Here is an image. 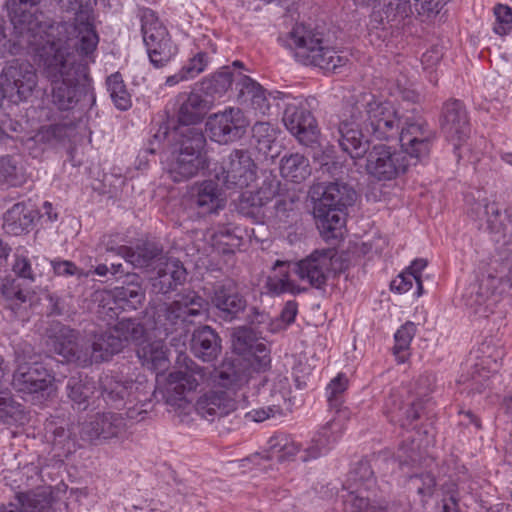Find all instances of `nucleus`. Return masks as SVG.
I'll use <instances>...</instances> for the list:
<instances>
[{"label": "nucleus", "mask_w": 512, "mask_h": 512, "mask_svg": "<svg viewBox=\"0 0 512 512\" xmlns=\"http://www.w3.org/2000/svg\"><path fill=\"white\" fill-rule=\"evenodd\" d=\"M209 303L195 291H188L167 302H153L146 310L147 325L158 336L186 331L196 318L208 312Z\"/></svg>", "instance_id": "nucleus-6"}, {"label": "nucleus", "mask_w": 512, "mask_h": 512, "mask_svg": "<svg viewBox=\"0 0 512 512\" xmlns=\"http://www.w3.org/2000/svg\"><path fill=\"white\" fill-rule=\"evenodd\" d=\"M343 497L345 512H387L385 507L371 504L367 495L349 491Z\"/></svg>", "instance_id": "nucleus-46"}, {"label": "nucleus", "mask_w": 512, "mask_h": 512, "mask_svg": "<svg viewBox=\"0 0 512 512\" xmlns=\"http://www.w3.org/2000/svg\"><path fill=\"white\" fill-rule=\"evenodd\" d=\"M205 146L206 138L198 129L188 127L181 131L178 148L172 152L168 168L174 182L188 180L207 166Z\"/></svg>", "instance_id": "nucleus-7"}, {"label": "nucleus", "mask_w": 512, "mask_h": 512, "mask_svg": "<svg viewBox=\"0 0 512 512\" xmlns=\"http://www.w3.org/2000/svg\"><path fill=\"white\" fill-rule=\"evenodd\" d=\"M0 182L17 186L21 182L19 170L11 157L0 158Z\"/></svg>", "instance_id": "nucleus-58"}, {"label": "nucleus", "mask_w": 512, "mask_h": 512, "mask_svg": "<svg viewBox=\"0 0 512 512\" xmlns=\"http://www.w3.org/2000/svg\"><path fill=\"white\" fill-rule=\"evenodd\" d=\"M435 485V478L430 473L411 475L408 480L409 488L416 490L422 497L430 496Z\"/></svg>", "instance_id": "nucleus-56"}, {"label": "nucleus", "mask_w": 512, "mask_h": 512, "mask_svg": "<svg viewBox=\"0 0 512 512\" xmlns=\"http://www.w3.org/2000/svg\"><path fill=\"white\" fill-rule=\"evenodd\" d=\"M238 76L239 79L236 82L239 90L238 100L242 104L249 105L257 114L268 115L273 103L280 106L279 100L284 101L285 98H289L288 94L279 91L267 93L261 85L250 77L240 73Z\"/></svg>", "instance_id": "nucleus-22"}, {"label": "nucleus", "mask_w": 512, "mask_h": 512, "mask_svg": "<svg viewBox=\"0 0 512 512\" xmlns=\"http://www.w3.org/2000/svg\"><path fill=\"white\" fill-rule=\"evenodd\" d=\"M25 356L16 352L17 369L14 372L12 385L22 393H37L46 390L52 383L48 370L37 361L26 362Z\"/></svg>", "instance_id": "nucleus-20"}, {"label": "nucleus", "mask_w": 512, "mask_h": 512, "mask_svg": "<svg viewBox=\"0 0 512 512\" xmlns=\"http://www.w3.org/2000/svg\"><path fill=\"white\" fill-rule=\"evenodd\" d=\"M138 16L149 60L154 67L162 68L176 55L177 46L153 10L140 8Z\"/></svg>", "instance_id": "nucleus-9"}, {"label": "nucleus", "mask_w": 512, "mask_h": 512, "mask_svg": "<svg viewBox=\"0 0 512 512\" xmlns=\"http://www.w3.org/2000/svg\"><path fill=\"white\" fill-rule=\"evenodd\" d=\"M126 428L124 418L117 413H97L81 424L80 436L90 443L120 437Z\"/></svg>", "instance_id": "nucleus-21"}, {"label": "nucleus", "mask_w": 512, "mask_h": 512, "mask_svg": "<svg viewBox=\"0 0 512 512\" xmlns=\"http://www.w3.org/2000/svg\"><path fill=\"white\" fill-rule=\"evenodd\" d=\"M38 83L36 69L28 61L7 62L0 73L2 95L13 103L26 101Z\"/></svg>", "instance_id": "nucleus-10"}, {"label": "nucleus", "mask_w": 512, "mask_h": 512, "mask_svg": "<svg viewBox=\"0 0 512 512\" xmlns=\"http://www.w3.org/2000/svg\"><path fill=\"white\" fill-rule=\"evenodd\" d=\"M442 512H462V491L454 481H447L442 485Z\"/></svg>", "instance_id": "nucleus-50"}, {"label": "nucleus", "mask_w": 512, "mask_h": 512, "mask_svg": "<svg viewBox=\"0 0 512 512\" xmlns=\"http://www.w3.org/2000/svg\"><path fill=\"white\" fill-rule=\"evenodd\" d=\"M54 331V351L84 367L94 362L107 361L119 353L129 340H139L144 334L142 326L134 319H122L107 331L83 343L77 341V332L67 326L58 324Z\"/></svg>", "instance_id": "nucleus-3"}, {"label": "nucleus", "mask_w": 512, "mask_h": 512, "mask_svg": "<svg viewBox=\"0 0 512 512\" xmlns=\"http://www.w3.org/2000/svg\"><path fill=\"white\" fill-rule=\"evenodd\" d=\"M261 332L246 326L234 328L231 334L233 350L240 355L249 352L258 339V333Z\"/></svg>", "instance_id": "nucleus-48"}, {"label": "nucleus", "mask_w": 512, "mask_h": 512, "mask_svg": "<svg viewBox=\"0 0 512 512\" xmlns=\"http://www.w3.org/2000/svg\"><path fill=\"white\" fill-rule=\"evenodd\" d=\"M237 407L235 399L224 391H210L198 398L195 410L202 418L214 421L233 412Z\"/></svg>", "instance_id": "nucleus-23"}, {"label": "nucleus", "mask_w": 512, "mask_h": 512, "mask_svg": "<svg viewBox=\"0 0 512 512\" xmlns=\"http://www.w3.org/2000/svg\"><path fill=\"white\" fill-rule=\"evenodd\" d=\"M416 333V325L413 322H406L395 333V345L393 354L398 363H404L410 356V344Z\"/></svg>", "instance_id": "nucleus-44"}, {"label": "nucleus", "mask_w": 512, "mask_h": 512, "mask_svg": "<svg viewBox=\"0 0 512 512\" xmlns=\"http://www.w3.org/2000/svg\"><path fill=\"white\" fill-rule=\"evenodd\" d=\"M211 379L209 368L200 366L186 355H180L174 369L166 378V402L178 405V402L186 400L187 395L196 391L199 386H210Z\"/></svg>", "instance_id": "nucleus-8"}, {"label": "nucleus", "mask_w": 512, "mask_h": 512, "mask_svg": "<svg viewBox=\"0 0 512 512\" xmlns=\"http://www.w3.org/2000/svg\"><path fill=\"white\" fill-rule=\"evenodd\" d=\"M14 257L15 259L12 265L13 272L20 278L34 282L36 279V272L32 268L31 261L28 256L17 252Z\"/></svg>", "instance_id": "nucleus-60"}, {"label": "nucleus", "mask_w": 512, "mask_h": 512, "mask_svg": "<svg viewBox=\"0 0 512 512\" xmlns=\"http://www.w3.org/2000/svg\"><path fill=\"white\" fill-rule=\"evenodd\" d=\"M54 273L59 276L77 275L78 278H87L91 275V271H83L79 269L73 262L68 260L55 259L51 261Z\"/></svg>", "instance_id": "nucleus-61"}, {"label": "nucleus", "mask_w": 512, "mask_h": 512, "mask_svg": "<svg viewBox=\"0 0 512 512\" xmlns=\"http://www.w3.org/2000/svg\"><path fill=\"white\" fill-rule=\"evenodd\" d=\"M267 459L280 463L292 461L300 451V445L286 435H276L269 439Z\"/></svg>", "instance_id": "nucleus-38"}, {"label": "nucleus", "mask_w": 512, "mask_h": 512, "mask_svg": "<svg viewBox=\"0 0 512 512\" xmlns=\"http://www.w3.org/2000/svg\"><path fill=\"white\" fill-rule=\"evenodd\" d=\"M118 253L135 268H154L163 255L162 250L154 244H145L135 250L121 246Z\"/></svg>", "instance_id": "nucleus-31"}, {"label": "nucleus", "mask_w": 512, "mask_h": 512, "mask_svg": "<svg viewBox=\"0 0 512 512\" xmlns=\"http://www.w3.org/2000/svg\"><path fill=\"white\" fill-rule=\"evenodd\" d=\"M505 352L502 348L495 351L494 355H490L486 360H483L481 367L475 364L470 376L462 375L459 382L468 384L470 390L481 392L485 383L489 380L490 373H496L502 365V360Z\"/></svg>", "instance_id": "nucleus-29"}, {"label": "nucleus", "mask_w": 512, "mask_h": 512, "mask_svg": "<svg viewBox=\"0 0 512 512\" xmlns=\"http://www.w3.org/2000/svg\"><path fill=\"white\" fill-rule=\"evenodd\" d=\"M212 106L211 98H206L200 92H192L181 104L178 120L185 126L196 124L203 119Z\"/></svg>", "instance_id": "nucleus-30"}, {"label": "nucleus", "mask_w": 512, "mask_h": 512, "mask_svg": "<svg viewBox=\"0 0 512 512\" xmlns=\"http://www.w3.org/2000/svg\"><path fill=\"white\" fill-rule=\"evenodd\" d=\"M190 348L195 357L211 362L221 353V338L210 326H201L193 331Z\"/></svg>", "instance_id": "nucleus-26"}, {"label": "nucleus", "mask_w": 512, "mask_h": 512, "mask_svg": "<svg viewBox=\"0 0 512 512\" xmlns=\"http://www.w3.org/2000/svg\"><path fill=\"white\" fill-rule=\"evenodd\" d=\"M137 323L138 321L135 320ZM144 330L141 339L134 341V343L141 344L137 350V355L142 362V365L156 373L164 372L170 364L168 357V349L161 340L144 343L143 339L146 334L144 326L139 322ZM133 340H129L125 345Z\"/></svg>", "instance_id": "nucleus-28"}, {"label": "nucleus", "mask_w": 512, "mask_h": 512, "mask_svg": "<svg viewBox=\"0 0 512 512\" xmlns=\"http://www.w3.org/2000/svg\"><path fill=\"white\" fill-rule=\"evenodd\" d=\"M382 2L401 17L412 13L413 8L419 15L427 17L438 14L443 8L441 0H382Z\"/></svg>", "instance_id": "nucleus-32"}, {"label": "nucleus", "mask_w": 512, "mask_h": 512, "mask_svg": "<svg viewBox=\"0 0 512 512\" xmlns=\"http://www.w3.org/2000/svg\"><path fill=\"white\" fill-rule=\"evenodd\" d=\"M440 126L446 139L458 149L470 135V123L463 103L451 99L443 104Z\"/></svg>", "instance_id": "nucleus-18"}, {"label": "nucleus", "mask_w": 512, "mask_h": 512, "mask_svg": "<svg viewBox=\"0 0 512 512\" xmlns=\"http://www.w3.org/2000/svg\"><path fill=\"white\" fill-rule=\"evenodd\" d=\"M252 132L257 150L268 155L276 140L275 129L267 122H257L252 128Z\"/></svg>", "instance_id": "nucleus-49"}, {"label": "nucleus", "mask_w": 512, "mask_h": 512, "mask_svg": "<svg viewBox=\"0 0 512 512\" xmlns=\"http://www.w3.org/2000/svg\"><path fill=\"white\" fill-rule=\"evenodd\" d=\"M384 409L385 413L390 417L391 422L399 423L402 427L405 426V423L402 419V412L404 407L402 406V402L398 393L392 392L390 394L385 402Z\"/></svg>", "instance_id": "nucleus-62"}, {"label": "nucleus", "mask_w": 512, "mask_h": 512, "mask_svg": "<svg viewBox=\"0 0 512 512\" xmlns=\"http://www.w3.org/2000/svg\"><path fill=\"white\" fill-rule=\"evenodd\" d=\"M154 270L180 282H183L186 278V270L182 263L175 258H168L164 255H162Z\"/></svg>", "instance_id": "nucleus-54"}, {"label": "nucleus", "mask_w": 512, "mask_h": 512, "mask_svg": "<svg viewBox=\"0 0 512 512\" xmlns=\"http://www.w3.org/2000/svg\"><path fill=\"white\" fill-rule=\"evenodd\" d=\"M400 125L396 108L370 94H364L356 103L346 106L339 119L329 121L332 137L352 159L362 158L367 151L368 140L364 139V132L380 141L397 140Z\"/></svg>", "instance_id": "nucleus-2"}, {"label": "nucleus", "mask_w": 512, "mask_h": 512, "mask_svg": "<svg viewBox=\"0 0 512 512\" xmlns=\"http://www.w3.org/2000/svg\"><path fill=\"white\" fill-rule=\"evenodd\" d=\"M107 88L115 106L120 110H127L131 106V98L123 79L119 73L107 78Z\"/></svg>", "instance_id": "nucleus-47"}, {"label": "nucleus", "mask_w": 512, "mask_h": 512, "mask_svg": "<svg viewBox=\"0 0 512 512\" xmlns=\"http://www.w3.org/2000/svg\"><path fill=\"white\" fill-rule=\"evenodd\" d=\"M488 294V289H484L482 285H474L471 287L470 295L466 296V305L473 309L475 314L486 317L489 302Z\"/></svg>", "instance_id": "nucleus-52"}, {"label": "nucleus", "mask_w": 512, "mask_h": 512, "mask_svg": "<svg viewBox=\"0 0 512 512\" xmlns=\"http://www.w3.org/2000/svg\"><path fill=\"white\" fill-rule=\"evenodd\" d=\"M292 271L291 262L277 260L273 265V274L267 277L265 288L271 295L290 292L295 293L296 285L289 278V272Z\"/></svg>", "instance_id": "nucleus-34"}, {"label": "nucleus", "mask_w": 512, "mask_h": 512, "mask_svg": "<svg viewBox=\"0 0 512 512\" xmlns=\"http://www.w3.org/2000/svg\"><path fill=\"white\" fill-rule=\"evenodd\" d=\"M151 392L152 385L144 376H140L134 381H128V403H142L144 406L146 402L150 401Z\"/></svg>", "instance_id": "nucleus-53"}, {"label": "nucleus", "mask_w": 512, "mask_h": 512, "mask_svg": "<svg viewBox=\"0 0 512 512\" xmlns=\"http://www.w3.org/2000/svg\"><path fill=\"white\" fill-rule=\"evenodd\" d=\"M67 396L78 406V409L85 410L88 406L87 400L92 394V387L81 376L71 377L66 384Z\"/></svg>", "instance_id": "nucleus-45"}, {"label": "nucleus", "mask_w": 512, "mask_h": 512, "mask_svg": "<svg viewBox=\"0 0 512 512\" xmlns=\"http://www.w3.org/2000/svg\"><path fill=\"white\" fill-rule=\"evenodd\" d=\"M60 7L74 12V31L76 33L77 52L93 61L92 56L97 49L99 36L94 25L93 8L90 0H55Z\"/></svg>", "instance_id": "nucleus-11"}, {"label": "nucleus", "mask_w": 512, "mask_h": 512, "mask_svg": "<svg viewBox=\"0 0 512 512\" xmlns=\"http://www.w3.org/2000/svg\"><path fill=\"white\" fill-rule=\"evenodd\" d=\"M317 228L326 240L336 239L345 224L344 211L356 201L355 190L345 182L316 183L309 190Z\"/></svg>", "instance_id": "nucleus-5"}, {"label": "nucleus", "mask_w": 512, "mask_h": 512, "mask_svg": "<svg viewBox=\"0 0 512 512\" xmlns=\"http://www.w3.org/2000/svg\"><path fill=\"white\" fill-rule=\"evenodd\" d=\"M271 404L267 407L253 409L247 412L245 418L253 422H263L277 414H282L283 405L290 399V384L286 377H280L271 388Z\"/></svg>", "instance_id": "nucleus-27"}, {"label": "nucleus", "mask_w": 512, "mask_h": 512, "mask_svg": "<svg viewBox=\"0 0 512 512\" xmlns=\"http://www.w3.org/2000/svg\"><path fill=\"white\" fill-rule=\"evenodd\" d=\"M20 406L9 394L0 392V422L9 423L20 412Z\"/></svg>", "instance_id": "nucleus-63"}, {"label": "nucleus", "mask_w": 512, "mask_h": 512, "mask_svg": "<svg viewBox=\"0 0 512 512\" xmlns=\"http://www.w3.org/2000/svg\"><path fill=\"white\" fill-rule=\"evenodd\" d=\"M211 303L226 320H233L247 306L245 298L232 282L215 286Z\"/></svg>", "instance_id": "nucleus-24"}, {"label": "nucleus", "mask_w": 512, "mask_h": 512, "mask_svg": "<svg viewBox=\"0 0 512 512\" xmlns=\"http://www.w3.org/2000/svg\"><path fill=\"white\" fill-rule=\"evenodd\" d=\"M273 196L274 192L264 186L256 192L245 193L240 200V210L247 216L264 217L262 208L272 200Z\"/></svg>", "instance_id": "nucleus-39"}, {"label": "nucleus", "mask_w": 512, "mask_h": 512, "mask_svg": "<svg viewBox=\"0 0 512 512\" xmlns=\"http://www.w3.org/2000/svg\"><path fill=\"white\" fill-rule=\"evenodd\" d=\"M396 459L401 467L415 466L422 459L420 445L416 444L414 439H411L410 446L404 442L398 449Z\"/></svg>", "instance_id": "nucleus-55"}, {"label": "nucleus", "mask_w": 512, "mask_h": 512, "mask_svg": "<svg viewBox=\"0 0 512 512\" xmlns=\"http://www.w3.org/2000/svg\"><path fill=\"white\" fill-rule=\"evenodd\" d=\"M40 0H11L12 2V5L13 6H19L18 8H14L13 9V15L11 16V22L13 24V29H14V34H15V37H16V45L20 48V49H27L31 52L35 51L36 50V47L33 46V45H21V36H20V33L17 31L18 29L16 28V25L14 23V20L16 18H24L25 15H31V17L37 21L38 25H39V29L41 31V34L43 35L44 37V41H43V44H45L47 41H51L48 36L46 35L45 31H44V27L43 25L41 24V22L35 17V15L33 13H31L30 11H27L26 8L27 7H33L35 5L38 4Z\"/></svg>", "instance_id": "nucleus-43"}, {"label": "nucleus", "mask_w": 512, "mask_h": 512, "mask_svg": "<svg viewBox=\"0 0 512 512\" xmlns=\"http://www.w3.org/2000/svg\"><path fill=\"white\" fill-rule=\"evenodd\" d=\"M31 211L24 203H16L4 214V228L8 233L21 234L32 223Z\"/></svg>", "instance_id": "nucleus-41"}, {"label": "nucleus", "mask_w": 512, "mask_h": 512, "mask_svg": "<svg viewBox=\"0 0 512 512\" xmlns=\"http://www.w3.org/2000/svg\"><path fill=\"white\" fill-rule=\"evenodd\" d=\"M0 291L5 299L15 304H21L27 300V293L21 288L17 279L6 278L1 285Z\"/></svg>", "instance_id": "nucleus-57"}, {"label": "nucleus", "mask_w": 512, "mask_h": 512, "mask_svg": "<svg viewBox=\"0 0 512 512\" xmlns=\"http://www.w3.org/2000/svg\"><path fill=\"white\" fill-rule=\"evenodd\" d=\"M281 41L294 51L296 59L304 65L333 71L347 61L336 51L334 33L323 27L296 25Z\"/></svg>", "instance_id": "nucleus-4"}, {"label": "nucleus", "mask_w": 512, "mask_h": 512, "mask_svg": "<svg viewBox=\"0 0 512 512\" xmlns=\"http://www.w3.org/2000/svg\"><path fill=\"white\" fill-rule=\"evenodd\" d=\"M101 394L104 400L114 405L122 407L128 403V381H123L116 376L105 375L101 378Z\"/></svg>", "instance_id": "nucleus-36"}, {"label": "nucleus", "mask_w": 512, "mask_h": 512, "mask_svg": "<svg viewBox=\"0 0 512 512\" xmlns=\"http://www.w3.org/2000/svg\"><path fill=\"white\" fill-rule=\"evenodd\" d=\"M413 282L417 284V291L415 294L417 297H419L423 292L422 281L418 280L416 276H413V274L407 273L406 271H403L397 276L396 279L391 282V288L397 290L400 293H405L412 288Z\"/></svg>", "instance_id": "nucleus-59"}, {"label": "nucleus", "mask_w": 512, "mask_h": 512, "mask_svg": "<svg viewBox=\"0 0 512 512\" xmlns=\"http://www.w3.org/2000/svg\"><path fill=\"white\" fill-rule=\"evenodd\" d=\"M341 431L342 425L338 420L333 419L327 422L311 439L309 445L303 450V453L300 456L301 461L308 462L327 453L339 440Z\"/></svg>", "instance_id": "nucleus-25"}, {"label": "nucleus", "mask_w": 512, "mask_h": 512, "mask_svg": "<svg viewBox=\"0 0 512 512\" xmlns=\"http://www.w3.org/2000/svg\"><path fill=\"white\" fill-rule=\"evenodd\" d=\"M115 297L135 309L144 300L145 292L139 283L130 282L125 286L117 287Z\"/></svg>", "instance_id": "nucleus-51"}, {"label": "nucleus", "mask_w": 512, "mask_h": 512, "mask_svg": "<svg viewBox=\"0 0 512 512\" xmlns=\"http://www.w3.org/2000/svg\"><path fill=\"white\" fill-rule=\"evenodd\" d=\"M494 14L498 22L494 31L500 35L506 34L512 23V9L507 5L498 4L494 8Z\"/></svg>", "instance_id": "nucleus-64"}, {"label": "nucleus", "mask_w": 512, "mask_h": 512, "mask_svg": "<svg viewBox=\"0 0 512 512\" xmlns=\"http://www.w3.org/2000/svg\"><path fill=\"white\" fill-rule=\"evenodd\" d=\"M280 173L291 182L301 183L311 174L309 160L300 153L284 155L280 160Z\"/></svg>", "instance_id": "nucleus-35"}, {"label": "nucleus", "mask_w": 512, "mask_h": 512, "mask_svg": "<svg viewBox=\"0 0 512 512\" xmlns=\"http://www.w3.org/2000/svg\"><path fill=\"white\" fill-rule=\"evenodd\" d=\"M249 121L239 108L230 107L215 113L207 119L206 130L209 137L219 144H229L239 140L247 130Z\"/></svg>", "instance_id": "nucleus-16"}, {"label": "nucleus", "mask_w": 512, "mask_h": 512, "mask_svg": "<svg viewBox=\"0 0 512 512\" xmlns=\"http://www.w3.org/2000/svg\"><path fill=\"white\" fill-rule=\"evenodd\" d=\"M256 168L249 151L234 149L222 160L215 176L226 189H243L255 181Z\"/></svg>", "instance_id": "nucleus-13"}, {"label": "nucleus", "mask_w": 512, "mask_h": 512, "mask_svg": "<svg viewBox=\"0 0 512 512\" xmlns=\"http://www.w3.org/2000/svg\"><path fill=\"white\" fill-rule=\"evenodd\" d=\"M233 81L234 74L230 67L226 66L212 76L203 79L199 84V92L206 98H211L212 104H214L215 99L222 97L228 91Z\"/></svg>", "instance_id": "nucleus-33"}, {"label": "nucleus", "mask_w": 512, "mask_h": 512, "mask_svg": "<svg viewBox=\"0 0 512 512\" xmlns=\"http://www.w3.org/2000/svg\"><path fill=\"white\" fill-rule=\"evenodd\" d=\"M433 132L426 122L417 119H407L404 125H400L398 140L401 150L412 160L426 157L430 151Z\"/></svg>", "instance_id": "nucleus-19"}, {"label": "nucleus", "mask_w": 512, "mask_h": 512, "mask_svg": "<svg viewBox=\"0 0 512 512\" xmlns=\"http://www.w3.org/2000/svg\"><path fill=\"white\" fill-rule=\"evenodd\" d=\"M21 36V45H33V51L52 84V102L60 110L74 108L87 93V66L78 63L68 48L54 41L43 44L44 37L31 15L14 20Z\"/></svg>", "instance_id": "nucleus-1"}, {"label": "nucleus", "mask_w": 512, "mask_h": 512, "mask_svg": "<svg viewBox=\"0 0 512 512\" xmlns=\"http://www.w3.org/2000/svg\"><path fill=\"white\" fill-rule=\"evenodd\" d=\"M335 255L331 249L315 250L307 257L291 262L292 271L301 281L314 288H322L331 274Z\"/></svg>", "instance_id": "nucleus-17"}, {"label": "nucleus", "mask_w": 512, "mask_h": 512, "mask_svg": "<svg viewBox=\"0 0 512 512\" xmlns=\"http://www.w3.org/2000/svg\"><path fill=\"white\" fill-rule=\"evenodd\" d=\"M211 385H218L223 388H235L246 381V375L243 371L236 368L235 364L224 363L217 370H211Z\"/></svg>", "instance_id": "nucleus-42"}, {"label": "nucleus", "mask_w": 512, "mask_h": 512, "mask_svg": "<svg viewBox=\"0 0 512 512\" xmlns=\"http://www.w3.org/2000/svg\"><path fill=\"white\" fill-rule=\"evenodd\" d=\"M302 97L284 99V112L282 121L287 130L296 137L300 144L312 146L318 140V127L312 113L305 107Z\"/></svg>", "instance_id": "nucleus-14"}, {"label": "nucleus", "mask_w": 512, "mask_h": 512, "mask_svg": "<svg viewBox=\"0 0 512 512\" xmlns=\"http://www.w3.org/2000/svg\"><path fill=\"white\" fill-rule=\"evenodd\" d=\"M373 470L370 463L362 460L349 472L346 489L349 491H356L359 494L369 490L374 485Z\"/></svg>", "instance_id": "nucleus-40"}, {"label": "nucleus", "mask_w": 512, "mask_h": 512, "mask_svg": "<svg viewBox=\"0 0 512 512\" xmlns=\"http://www.w3.org/2000/svg\"><path fill=\"white\" fill-rule=\"evenodd\" d=\"M226 203L227 196L216 176L195 182L189 190L190 209L199 218L219 214L226 207Z\"/></svg>", "instance_id": "nucleus-15"}, {"label": "nucleus", "mask_w": 512, "mask_h": 512, "mask_svg": "<svg viewBox=\"0 0 512 512\" xmlns=\"http://www.w3.org/2000/svg\"><path fill=\"white\" fill-rule=\"evenodd\" d=\"M366 171L379 181L395 179L406 172L411 159L402 150L379 144L371 148L367 145Z\"/></svg>", "instance_id": "nucleus-12"}, {"label": "nucleus", "mask_w": 512, "mask_h": 512, "mask_svg": "<svg viewBox=\"0 0 512 512\" xmlns=\"http://www.w3.org/2000/svg\"><path fill=\"white\" fill-rule=\"evenodd\" d=\"M51 503L47 497L32 492L19 493L15 502L4 507L3 512H51Z\"/></svg>", "instance_id": "nucleus-37"}]
</instances>
